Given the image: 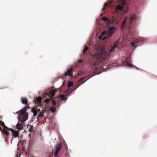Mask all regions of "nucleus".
<instances>
[{
    "label": "nucleus",
    "mask_w": 157,
    "mask_h": 157,
    "mask_svg": "<svg viewBox=\"0 0 157 157\" xmlns=\"http://www.w3.org/2000/svg\"><path fill=\"white\" fill-rule=\"evenodd\" d=\"M124 40L122 39L120 41H117L113 46L112 44L109 45L107 49L103 45L99 47L91 42H88L84 46L82 58L78 59L75 65L76 68H79L78 74L82 77L78 81V85L74 86L73 89H71L70 87L73 86V82L71 81L68 82L67 87L69 89L66 92L67 96L71 95L79 86L90 78L84 80L89 75V71L85 68L86 65L90 71H92L91 72L96 75L101 74L102 71L103 65L107 66L110 63L109 59L110 54L115 50L119 44H124Z\"/></svg>",
    "instance_id": "nucleus-1"
},
{
    "label": "nucleus",
    "mask_w": 157,
    "mask_h": 157,
    "mask_svg": "<svg viewBox=\"0 0 157 157\" xmlns=\"http://www.w3.org/2000/svg\"><path fill=\"white\" fill-rule=\"evenodd\" d=\"M137 19V17L134 13H128L125 16L122 23L121 25V29L123 31L125 29L126 31V35L124 36L125 40L133 41L131 43L132 47L138 45V44H141L145 42L143 38H136L134 35L136 32L134 21Z\"/></svg>",
    "instance_id": "nucleus-2"
},
{
    "label": "nucleus",
    "mask_w": 157,
    "mask_h": 157,
    "mask_svg": "<svg viewBox=\"0 0 157 157\" xmlns=\"http://www.w3.org/2000/svg\"><path fill=\"white\" fill-rule=\"evenodd\" d=\"M117 29L116 27L112 26L109 27L106 31H103L99 37V40L104 42H111L110 38L111 37Z\"/></svg>",
    "instance_id": "nucleus-3"
},
{
    "label": "nucleus",
    "mask_w": 157,
    "mask_h": 157,
    "mask_svg": "<svg viewBox=\"0 0 157 157\" xmlns=\"http://www.w3.org/2000/svg\"><path fill=\"white\" fill-rule=\"evenodd\" d=\"M0 130L1 132L5 135V140H6V137L10 134V132H11V136L13 137L16 138L18 137V132L11 128H9L4 124V122L2 121H0Z\"/></svg>",
    "instance_id": "nucleus-4"
},
{
    "label": "nucleus",
    "mask_w": 157,
    "mask_h": 157,
    "mask_svg": "<svg viewBox=\"0 0 157 157\" xmlns=\"http://www.w3.org/2000/svg\"><path fill=\"white\" fill-rule=\"evenodd\" d=\"M56 91L55 89L54 90L49 91L47 94L48 95L49 99L52 101L51 104L52 105L55 106L56 108H58V106L59 105V102H56L55 100H53Z\"/></svg>",
    "instance_id": "nucleus-5"
},
{
    "label": "nucleus",
    "mask_w": 157,
    "mask_h": 157,
    "mask_svg": "<svg viewBox=\"0 0 157 157\" xmlns=\"http://www.w3.org/2000/svg\"><path fill=\"white\" fill-rule=\"evenodd\" d=\"M42 97H39L36 98V100L37 103L40 105L45 106L48 103V101L46 99L44 95Z\"/></svg>",
    "instance_id": "nucleus-6"
},
{
    "label": "nucleus",
    "mask_w": 157,
    "mask_h": 157,
    "mask_svg": "<svg viewBox=\"0 0 157 157\" xmlns=\"http://www.w3.org/2000/svg\"><path fill=\"white\" fill-rule=\"evenodd\" d=\"M31 111L33 113L34 116H36L38 114L37 117V118L42 119L44 117V114L40 112V109L32 108L31 109Z\"/></svg>",
    "instance_id": "nucleus-7"
},
{
    "label": "nucleus",
    "mask_w": 157,
    "mask_h": 157,
    "mask_svg": "<svg viewBox=\"0 0 157 157\" xmlns=\"http://www.w3.org/2000/svg\"><path fill=\"white\" fill-rule=\"evenodd\" d=\"M75 72L71 68L68 69L67 72L63 74V79L69 80L73 77V72Z\"/></svg>",
    "instance_id": "nucleus-8"
},
{
    "label": "nucleus",
    "mask_w": 157,
    "mask_h": 157,
    "mask_svg": "<svg viewBox=\"0 0 157 157\" xmlns=\"http://www.w3.org/2000/svg\"><path fill=\"white\" fill-rule=\"evenodd\" d=\"M17 116L18 120L21 122H24L25 121L28 119V114L26 112L23 113H18Z\"/></svg>",
    "instance_id": "nucleus-9"
},
{
    "label": "nucleus",
    "mask_w": 157,
    "mask_h": 157,
    "mask_svg": "<svg viewBox=\"0 0 157 157\" xmlns=\"http://www.w3.org/2000/svg\"><path fill=\"white\" fill-rule=\"evenodd\" d=\"M124 66H126L128 67H132L133 65L132 64V62L130 57H128L126 60H124L122 63Z\"/></svg>",
    "instance_id": "nucleus-10"
},
{
    "label": "nucleus",
    "mask_w": 157,
    "mask_h": 157,
    "mask_svg": "<svg viewBox=\"0 0 157 157\" xmlns=\"http://www.w3.org/2000/svg\"><path fill=\"white\" fill-rule=\"evenodd\" d=\"M62 144L61 143H59L56 146V151H55L54 155V157H56L58 156V155L62 147Z\"/></svg>",
    "instance_id": "nucleus-11"
},
{
    "label": "nucleus",
    "mask_w": 157,
    "mask_h": 157,
    "mask_svg": "<svg viewBox=\"0 0 157 157\" xmlns=\"http://www.w3.org/2000/svg\"><path fill=\"white\" fill-rule=\"evenodd\" d=\"M24 125V123L23 122H21V123H18L15 125L16 128L19 130L23 129V127Z\"/></svg>",
    "instance_id": "nucleus-12"
},
{
    "label": "nucleus",
    "mask_w": 157,
    "mask_h": 157,
    "mask_svg": "<svg viewBox=\"0 0 157 157\" xmlns=\"http://www.w3.org/2000/svg\"><path fill=\"white\" fill-rule=\"evenodd\" d=\"M27 108V107H25L23 109H22L19 110V111L16 112V114H18V113H23L24 112H25L26 111Z\"/></svg>",
    "instance_id": "nucleus-13"
},
{
    "label": "nucleus",
    "mask_w": 157,
    "mask_h": 157,
    "mask_svg": "<svg viewBox=\"0 0 157 157\" xmlns=\"http://www.w3.org/2000/svg\"><path fill=\"white\" fill-rule=\"evenodd\" d=\"M21 103L24 104L25 105H26L27 104V101L25 98H23L21 97Z\"/></svg>",
    "instance_id": "nucleus-14"
},
{
    "label": "nucleus",
    "mask_w": 157,
    "mask_h": 157,
    "mask_svg": "<svg viewBox=\"0 0 157 157\" xmlns=\"http://www.w3.org/2000/svg\"><path fill=\"white\" fill-rule=\"evenodd\" d=\"M60 99L63 101H65L67 99V96H65L63 94H60L59 96Z\"/></svg>",
    "instance_id": "nucleus-15"
},
{
    "label": "nucleus",
    "mask_w": 157,
    "mask_h": 157,
    "mask_svg": "<svg viewBox=\"0 0 157 157\" xmlns=\"http://www.w3.org/2000/svg\"><path fill=\"white\" fill-rule=\"evenodd\" d=\"M56 108H54V107H51L50 108V110L51 112L53 113H54L56 111Z\"/></svg>",
    "instance_id": "nucleus-16"
},
{
    "label": "nucleus",
    "mask_w": 157,
    "mask_h": 157,
    "mask_svg": "<svg viewBox=\"0 0 157 157\" xmlns=\"http://www.w3.org/2000/svg\"><path fill=\"white\" fill-rule=\"evenodd\" d=\"M33 126L32 125H30V127L28 130L30 132H32L33 131Z\"/></svg>",
    "instance_id": "nucleus-17"
},
{
    "label": "nucleus",
    "mask_w": 157,
    "mask_h": 157,
    "mask_svg": "<svg viewBox=\"0 0 157 157\" xmlns=\"http://www.w3.org/2000/svg\"><path fill=\"white\" fill-rule=\"evenodd\" d=\"M67 148V146H65L63 147V148L65 150H66Z\"/></svg>",
    "instance_id": "nucleus-18"
},
{
    "label": "nucleus",
    "mask_w": 157,
    "mask_h": 157,
    "mask_svg": "<svg viewBox=\"0 0 157 157\" xmlns=\"http://www.w3.org/2000/svg\"><path fill=\"white\" fill-rule=\"evenodd\" d=\"M37 122H40V119H39V118H37Z\"/></svg>",
    "instance_id": "nucleus-19"
},
{
    "label": "nucleus",
    "mask_w": 157,
    "mask_h": 157,
    "mask_svg": "<svg viewBox=\"0 0 157 157\" xmlns=\"http://www.w3.org/2000/svg\"><path fill=\"white\" fill-rule=\"evenodd\" d=\"M97 23L98 24H100V23H99V22H98V21H97Z\"/></svg>",
    "instance_id": "nucleus-20"
},
{
    "label": "nucleus",
    "mask_w": 157,
    "mask_h": 157,
    "mask_svg": "<svg viewBox=\"0 0 157 157\" xmlns=\"http://www.w3.org/2000/svg\"><path fill=\"white\" fill-rule=\"evenodd\" d=\"M13 113L14 114H15L16 113H15L14 112H13Z\"/></svg>",
    "instance_id": "nucleus-21"
},
{
    "label": "nucleus",
    "mask_w": 157,
    "mask_h": 157,
    "mask_svg": "<svg viewBox=\"0 0 157 157\" xmlns=\"http://www.w3.org/2000/svg\"><path fill=\"white\" fill-rule=\"evenodd\" d=\"M115 65H113V66L114 67L115 66Z\"/></svg>",
    "instance_id": "nucleus-22"
}]
</instances>
